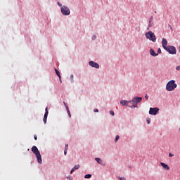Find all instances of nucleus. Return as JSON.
I'll use <instances>...</instances> for the list:
<instances>
[{
  "label": "nucleus",
  "instance_id": "obj_28",
  "mask_svg": "<svg viewBox=\"0 0 180 180\" xmlns=\"http://www.w3.org/2000/svg\"><path fill=\"white\" fill-rule=\"evenodd\" d=\"M96 35H94L93 37L91 38V39H93V40H96Z\"/></svg>",
  "mask_w": 180,
  "mask_h": 180
},
{
  "label": "nucleus",
  "instance_id": "obj_5",
  "mask_svg": "<svg viewBox=\"0 0 180 180\" xmlns=\"http://www.w3.org/2000/svg\"><path fill=\"white\" fill-rule=\"evenodd\" d=\"M164 50H166L167 52H169V54L174 55L176 53V48L173 46H167V48H164Z\"/></svg>",
  "mask_w": 180,
  "mask_h": 180
},
{
  "label": "nucleus",
  "instance_id": "obj_19",
  "mask_svg": "<svg viewBox=\"0 0 180 180\" xmlns=\"http://www.w3.org/2000/svg\"><path fill=\"white\" fill-rule=\"evenodd\" d=\"M120 138V136H119L118 135H117V136H115V142H117Z\"/></svg>",
  "mask_w": 180,
  "mask_h": 180
},
{
  "label": "nucleus",
  "instance_id": "obj_6",
  "mask_svg": "<svg viewBox=\"0 0 180 180\" xmlns=\"http://www.w3.org/2000/svg\"><path fill=\"white\" fill-rule=\"evenodd\" d=\"M61 13L64 15H68L70 14V8L66 6H63L61 7Z\"/></svg>",
  "mask_w": 180,
  "mask_h": 180
},
{
  "label": "nucleus",
  "instance_id": "obj_21",
  "mask_svg": "<svg viewBox=\"0 0 180 180\" xmlns=\"http://www.w3.org/2000/svg\"><path fill=\"white\" fill-rule=\"evenodd\" d=\"M43 122H44V124H46L47 123V118H44Z\"/></svg>",
  "mask_w": 180,
  "mask_h": 180
},
{
  "label": "nucleus",
  "instance_id": "obj_12",
  "mask_svg": "<svg viewBox=\"0 0 180 180\" xmlns=\"http://www.w3.org/2000/svg\"><path fill=\"white\" fill-rule=\"evenodd\" d=\"M80 165H76L74 166L73 169H71L70 174H72L74 172H75L77 169H79Z\"/></svg>",
  "mask_w": 180,
  "mask_h": 180
},
{
  "label": "nucleus",
  "instance_id": "obj_10",
  "mask_svg": "<svg viewBox=\"0 0 180 180\" xmlns=\"http://www.w3.org/2000/svg\"><path fill=\"white\" fill-rule=\"evenodd\" d=\"M162 44L163 49L167 48L168 47V41L165 38H162V41L161 42Z\"/></svg>",
  "mask_w": 180,
  "mask_h": 180
},
{
  "label": "nucleus",
  "instance_id": "obj_17",
  "mask_svg": "<svg viewBox=\"0 0 180 180\" xmlns=\"http://www.w3.org/2000/svg\"><path fill=\"white\" fill-rule=\"evenodd\" d=\"M68 149V144H65V151H64L65 155H67Z\"/></svg>",
  "mask_w": 180,
  "mask_h": 180
},
{
  "label": "nucleus",
  "instance_id": "obj_8",
  "mask_svg": "<svg viewBox=\"0 0 180 180\" xmlns=\"http://www.w3.org/2000/svg\"><path fill=\"white\" fill-rule=\"evenodd\" d=\"M120 103H121L123 106H129V108L131 106V102L125 100L121 101Z\"/></svg>",
  "mask_w": 180,
  "mask_h": 180
},
{
  "label": "nucleus",
  "instance_id": "obj_37",
  "mask_svg": "<svg viewBox=\"0 0 180 180\" xmlns=\"http://www.w3.org/2000/svg\"><path fill=\"white\" fill-rule=\"evenodd\" d=\"M65 107L67 105L66 102H63Z\"/></svg>",
  "mask_w": 180,
  "mask_h": 180
},
{
  "label": "nucleus",
  "instance_id": "obj_13",
  "mask_svg": "<svg viewBox=\"0 0 180 180\" xmlns=\"http://www.w3.org/2000/svg\"><path fill=\"white\" fill-rule=\"evenodd\" d=\"M150 53L153 57H156L157 56H158V53H156L155 51H154V50L153 49L150 50Z\"/></svg>",
  "mask_w": 180,
  "mask_h": 180
},
{
  "label": "nucleus",
  "instance_id": "obj_25",
  "mask_svg": "<svg viewBox=\"0 0 180 180\" xmlns=\"http://www.w3.org/2000/svg\"><path fill=\"white\" fill-rule=\"evenodd\" d=\"M176 71H179V70H180V65L176 66Z\"/></svg>",
  "mask_w": 180,
  "mask_h": 180
},
{
  "label": "nucleus",
  "instance_id": "obj_14",
  "mask_svg": "<svg viewBox=\"0 0 180 180\" xmlns=\"http://www.w3.org/2000/svg\"><path fill=\"white\" fill-rule=\"evenodd\" d=\"M55 72H56V75H58V77H59V79H60V82H62L61 75H60V72L57 69H55Z\"/></svg>",
  "mask_w": 180,
  "mask_h": 180
},
{
  "label": "nucleus",
  "instance_id": "obj_33",
  "mask_svg": "<svg viewBox=\"0 0 180 180\" xmlns=\"http://www.w3.org/2000/svg\"><path fill=\"white\" fill-rule=\"evenodd\" d=\"M58 6H60V7H62V6H63L62 4H61V3H60V2H58Z\"/></svg>",
  "mask_w": 180,
  "mask_h": 180
},
{
  "label": "nucleus",
  "instance_id": "obj_23",
  "mask_svg": "<svg viewBox=\"0 0 180 180\" xmlns=\"http://www.w3.org/2000/svg\"><path fill=\"white\" fill-rule=\"evenodd\" d=\"M158 53L161 54L162 50L160 49H158Z\"/></svg>",
  "mask_w": 180,
  "mask_h": 180
},
{
  "label": "nucleus",
  "instance_id": "obj_30",
  "mask_svg": "<svg viewBox=\"0 0 180 180\" xmlns=\"http://www.w3.org/2000/svg\"><path fill=\"white\" fill-rule=\"evenodd\" d=\"M34 139H35V141H37V135H34Z\"/></svg>",
  "mask_w": 180,
  "mask_h": 180
},
{
  "label": "nucleus",
  "instance_id": "obj_31",
  "mask_svg": "<svg viewBox=\"0 0 180 180\" xmlns=\"http://www.w3.org/2000/svg\"><path fill=\"white\" fill-rule=\"evenodd\" d=\"M120 180H126L124 177H119Z\"/></svg>",
  "mask_w": 180,
  "mask_h": 180
},
{
  "label": "nucleus",
  "instance_id": "obj_40",
  "mask_svg": "<svg viewBox=\"0 0 180 180\" xmlns=\"http://www.w3.org/2000/svg\"><path fill=\"white\" fill-rule=\"evenodd\" d=\"M179 131H180V128H179Z\"/></svg>",
  "mask_w": 180,
  "mask_h": 180
},
{
  "label": "nucleus",
  "instance_id": "obj_4",
  "mask_svg": "<svg viewBox=\"0 0 180 180\" xmlns=\"http://www.w3.org/2000/svg\"><path fill=\"white\" fill-rule=\"evenodd\" d=\"M145 37H146V38L148 40H150L152 42L156 41L155 34L152 31H148L146 32V34H145Z\"/></svg>",
  "mask_w": 180,
  "mask_h": 180
},
{
  "label": "nucleus",
  "instance_id": "obj_24",
  "mask_svg": "<svg viewBox=\"0 0 180 180\" xmlns=\"http://www.w3.org/2000/svg\"><path fill=\"white\" fill-rule=\"evenodd\" d=\"M152 27V22H150V24H148V27ZM148 30H149V28H148Z\"/></svg>",
  "mask_w": 180,
  "mask_h": 180
},
{
  "label": "nucleus",
  "instance_id": "obj_3",
  "mask_svg": "<svg viewBox=\"0 0 180 180\" xmlns=\"http://www.w3.org/2000/svg\"><path fill=\"white\" fill-rule=\"evenodd\" d=\"M143 98L141 97H134L130 102L131 105H129V108H134L137 107V104L140 103Z\"/></svg>",
  "mask_w": 180,
  "mask_h": 180
},
{
  "label": "nucleus",
  "instance_id": "obj_15",
  "mask_svg": "<svg viewBox=\"0 0 180 180\" xmlns=\"http://www.w3.org/2000/svg\"><path fill=\"white\" fill-rule=\"evenodd\" d=\"M45 114L44 115V119H47L48 118V115H49V110L48 108H46L45 110Z\"/></svg>",
  "mask_w": 180,
  "mask_h": 180
},
{
  "label": "nucleus",
  "instance_id": "obj_18",
  "mask_svg": "<svg viewBox=\"0 0 180 180\" xmlns=\"http://www.w3.org/2000/svg\"><path fill=\"white\" fill-rule=\"evenodd\" d=\"M92 176L90 174H88L84 176V178L86 179H90Z\"/></svg>",
  "mask_w": 180,
  "mask_h": 180
},
{
  "label": "nucleus",
  "instance_id": "obj_16",
  "mask_svg": "<svg viewBox=\"0 0 180 180\" xmlns=\"http://www.w3.org/2000/svg\"><path fill=\"white\" fill-rule=\"evenodd\" d=\"M95 160L97 162V163H98L101 165H103V161L101 159L98 158H96Z\"/></svg>",
  "mask_w": 180,
  "mask_h": 180
},
{
  "label": "nucleus",
  "instance_id": "obj_1",
  "mask_svg": "<svg viewBox=\"0 0 180 180\" xmlns=\"http://www.w3.org/2000/svg\"><path fill=\"white\" fill-rule=\"evenodd\" d=\"M31 151L33 152L34 154H35L36 158L37 159V162H39V164L42 163V159H41V153H39L37 146H32V148H31Z\"/></svg>",
  "mask_w": 180,
  "mask_h": 180
},
{
  "label": "nucleus",
  "instance_id": "obj_34",
  "mask_svg": "<svg viewBox=\"0 0 180 180\" xmlns=\"http://www.w3.org/2000/svg\"><path fill=\"white\" fill-rule=\"evenodd\" d=\"M174 155L172 154V153H169V156L170 158L173 157Z\"/></svg>",
  "mask_w": 180,
  "mask_h": 180
},
{
  "label": "nucleus",
  "instance_id": "obj_22",
  "mask_svg": "<svg viewBox=\"0 0 180 180\" xmlns=\"http://www.w3.org/2000/svg\"><path fill=\"white\" fill-rule=\"evenodd\" d=\"M65 109H66V112H70L68 105H65Z\"/></svg>",
  "mask_w": 180,
  "mask_h": 180
},
{
  "label": "nucleus",
  "instance_id": "obj_27",
  "mask_svg": "<svg viewBox=\"0 0 180 180\" xmlns=\"http://www.w3.org/2000/svg\"><path fill=\"white\" fill-rule=\"evenodd\" d=\"M153 17L151 16V17H150V23H152V22H153Z\"/></svg>",
  "mask_w": 180,
  "mask_h": 180
},
{
  "label": "nucleus",
  "instance_id": "obj_2",
  "mask_svg": "<svg viewBox=\"0 0 180 180\" xmlns=\"http://www.w3.org/2000/svg\"><path fill=\"white\" fill-rule=\"evenodd\" d=\"M176 88H177V84L174 80H170L167 83L166 89L167 91H174Z\"/></svg>",
  "mask_w": 180,
  "mask_h": 180
},
{
  "label": "nucleus",
  "instance_id": "obj_20",
  "mask_svg": "<svg viewBox=\"0 0 180 180\" xmlns=\"http://www.w3.org/2000/svg\"><path fill=\"white\" fill-rule=\"evenodd\" d=\"M110 115H112V116H114V115H115V112H114V111H112V110H110Z\"/></svg>",
  "mask_w": 180,
  "mask_h": 180
},
{
  "label": "nucleus",
  "instance_id": "obj_29",
  "mask_svg": "<svg viewBox=\"0 0 180 180\" xmlns=\"http://www.w3.org/2000/svg\"><path fill=\"white\" fill-rule=\"evenodd\" d=\"M145 99H146V100L149 99L148 95L146 94V96H145Z\"/></svg>",
  "mask_w": 180,
  "mask_h": 180
},
{
  "label": "nucleus",
  "instance_id": "obj_32",
  "mask_svg": "<svg viewBox=\"0 0 180 180\" xmlns=\"http://www.w3.org/2000/svg\"><path fill=\"white\" fill-rule=\"evenodd\" d=\"M94 112H98L99 111H98V109L96 108V109L94 110Z\"/></svg>",
  "mask_w": 180,
  "mask_h": 180
},
{
  "label": "nucleus",
  "instance_id": "obj_38",
  "mask_svg": "<svg viewBox=\"0 0 180 180\" xmlns=\"http://www.w3.org/2000/svg\"><path fill=\"white\" fill-rule=\"evenodd\" d=\"M69 180H73L72 178L68 177Z\"/></svg>",
  "mask_w": 180,
  "mask_h": 180
},
{
  "label": "nucleus",
  "instance_id": "obj_35",
  "mask_svg": "<svg viewBox=\"0 0 180 180\" xmlns=\"http://www.w3.org/2000/svg\"><path fill=\"white\" fill-rule=\"evenodd\" d=\"M147 122H148V124H150V120H147Z\"/></svg>",
  "mask_w": 180,
  "mask_h": 180
},
{
  "label": "nucleus",
  "instance_id": "obj_9",
  "mask_svg": "<svg viewBox=\"0 0 180 180\" xmlns=\"http://www.w3.org/2000/svg\"><path fill=\"white\" fill-rule=\"evenodd\" d=\"M89 65L94 68L99 69V65H98V63H95L94 61H90L89 62Z\"/></svg>",
  "mask_w": 180,
  "mask_h": 180
},
{
  "label": "nucleus",
  "instance_id": "obj_26",
  "mask_svg": "<svg viewBox=\"0 0 180 180\" xmlns=\"http://www.w3.org/2000/svg\"><path fill=\"white\" fill-rule=\"evenodd\" d=\"M68 112V116L70 118H71V113H70V111H67Z\"/></svg>",
  "mask_w": 180,
  "mask_h": 180
},
{
  "label": "nucleus",
  "instance_id": "obj_7",
  "mask_svg": "<svg viewBox=\"0 0 180 180\" xmlns=\"http://www.w3.org/2000/svg\"><path fill=\"white\" fill-rule=\"evenodd\" d=\"M159 108H150V111H148V114L151 115H156L158 114L159 112Z\"/></svg>",
  "mask_w": 180,
  "mask_h": 180
},
{
  "label": "nucleus",
  "instance_id": "obj_36",
  "mask_svg": "<svg viewBox=\"0 0 180 180\" xmlns=\"http://www.w3.org/2000/svg\"><path fill=\"white\" fill-rule=\"evenodd\" d=\"M70 78H71V79H73V78H74V75H71Z\"/></svg>",
  "mask_w": 180,
  "mask_h": 180
},
{
  "label": "nucleus",
  "instance_id": "obj_39",
  "mask_svg": "<svg viewBox=\"0 0 180 180\" xmlns=\"http://www.w3.org/2000/svg\"><path fill=\"white\" fill-rule=\"evenodd\" d=\"M179 52L180 53V46H179Z\"/></svg>",
  "mask_w": 180,
  "mask_h": 180
},
{
  "label": "nucleus",
  "instance_id": "obj_11",
  "mask_svg": "<svg viewBox=\"0 0 180 180\" xmlns=\"http://www.w3.org/2000/svg\"><path fill=\"white\" fill-rule=\"evenodd\" d=\"M160 165L162 166V168H164V169L169 171V167L168 166V165L163 163V162H160Z\"/></svg>",
  "mask_w": 180,
  "mask_h": 180
}]
</instances>
